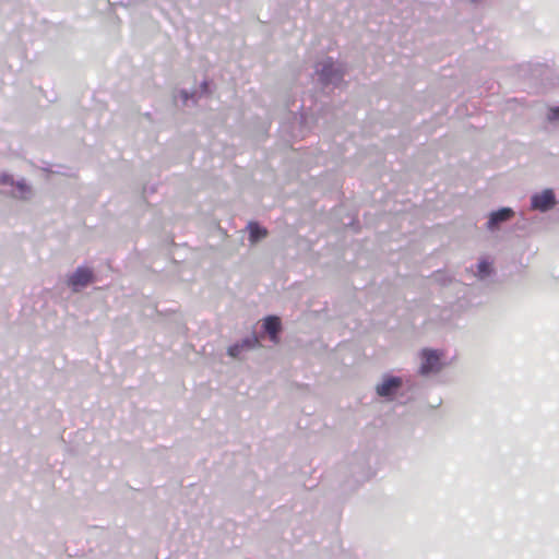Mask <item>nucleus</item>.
<instances>
[{"mask_svg":"<svg viewBox=\"0 0 559 559\" xmlns=\"http://www.w3.org/2000/svg\"><path fill=\"white\" fill-rule=\"evenodd\" d=\"M13 186H15L16 192L11 193L12 198L21 200H28L31 198L32 188L27 185L25 179H20L15 181Z\"/></svg>","mask_w":559,"mask_h":559,"instance_id":"11","label":"nucleus"},{"mask_svg":"<svg viewBox=\"0 0 559 559\" xmlns=\"http://www.w3.org/2000/svg\"><path fill=\"white\" fill-rule=\"evenodd\" d=\"M180 96H181V98H182L183 103H187V100H188V99H189V97H190L189 92H188V91H186V90H181V91H180Z\"/></svg>","mask_w":559,"mask_h":559,"instance_id":"15","label":"nucleus"},{"mask_svg":"<svg viewBox=\"0 0 559 559\" xmlns=\"http://www.w3.org/2000/svg\"><path fill=\"white\" fill-rule=\"evenodd\" d=\"M260 346L258 336L252 333L239 342L227 347V355L231 358L239 359L242 352H249Z\"/></svg>","mask_w":559,"mask_h":559,"instance_id":"7","label":"nucleus"},{"mask_svg":"<svg viewBox=\"0 0 559 559\" xmlns=\"http://www.w3.org/2000/svg\"><path fill=\"white\" fill-rule=\"evenodd\" d=\"M545 121L554 127L559 126V106L548 105L545 114Z\"/></svg>","mask_w":559,"mask_h":559,"instance_id":"13","label":"nucleus"},{"mask_svg":"<svg viewBox=\"0 0 559 559\" xmlns=\"http://www.w3.org/2000/svg\"><path fill=\"white\" fill-rule=\"evenodd\" d=\"M262 328L270 340L276 342L278 340V333L282 330L281 319L277 316H267L263 320Z\"/></svg>","mask_w":559,"mask_h":559,"instance_id":"8","label":"nucleus"},{"mask_svg":"<svg viewBox=\"0 0 559 559\" xmlns=\"http://www.w3.org/2000/svg\"><path fill=\"white\" fill-rule=\"evenodd\" d=\"M206 85H207V83L204 81V82L202 83V87H203V88H205V87H206Z\"/></svg>","mask_w":559,"mask_h":559,"instance_id":"16","label":"nucleus"},{"mask_svg":"<svg viewBox=\"0 0 559 559\" xmlns=\"http://www.w3.org/2000/svg\"><path fill=\"white\" fill-rule=\"evenodd\" d=\"M352 474L354 476L355 485H359L366 480H368L372 476V471L366 462H362L361 464L357 466L352 467Z\"/></svg>","mask_w":559,"mask_h":559,"instance_id":"9","label":"nucleus"},{"mask_svg":"<svg viewBox=\"0 0 559 559\" xmlns=\"http://www.w3.org/2000/svg\"><path fill=\"white\" fill-rule=\"evenodd\" d=\"M249 231V240L254 243L266 236V229L257 222H249L247 225Z\"/></svg>","mask_w":559,"mask_h":559,"instance_id":"12","label":"nucleus"},{"mask_svg":"<svg viewBox=\"0 0 559 559\" xmlns=\"http://www.w3.org/2000/svg\"><path fill=\"white\" fill-rule=\"evenodd\" d=\"M14 179L13 177L8 174V173H2L0 175V185H10V186H13L14 185Z\"/></svg>","mask_w":559,"mask_h":559,"instance_id":"14","label":"nucleus"},{"mask_svg":"<svg viewBox=\"0 0 559 559\" xmlns=\"http://www.w3.org/2000/svg\"><path fill=\"white\" fill-rule=\"evenodd\" d=\"M402 378L396 376H384L382 382L376 385V392L379 396L392 400L402 388Z\"/></svg>","mask_w":559,"mask_h":559,"instance_id":"4","label":"nucleus"},{"mask_svg":"<svg viewBox=\"0 0 559 559\" xmlns=\"http://www.w3.org/2000/svg\"><path fill=\"white\" fill-rule=\"evenodd\" d=\"M421 362L419 366V374L427 377L431 373H438L442 370L441 353L432 348H424L420 352Z\"/></svg>","mask_w":559,"mask_h":559,"instance_id":"2","label":"nucleus"},{"mask_svg":"<svg viewBox=\"0 0 559 559\" xmlns=\"http://www.w3.org/2000/svg\"><path fill=\"white\" fill-rule=\"evenodd\" d=\"M316 73L319 76V82L323 86L338 85L343 81L344 76L343 71L335 64L331 57H328L323 61L317 63Z\"/></svg>","mask_w":559,"mask_h":559,"instance_id":"1","label":"nucleus"},{"mask_svg":"<svg viewBox=\"0 0 559 559\" xmlns=\"http://www.w3.org/2000/svg\"><path fill=\"white\" fill-rule=\"evenodd\" d=\"M515 215V212L512 207L503 206L496 211L490 212L488 216V221L486 223V228L489 231L499 230L501 225L512 219Z\"/></svg>","mask_w":559,"mask_h":559,"instance_id":"5","label":"nucleus"},{"mask_svg":"<svg viewBox=\"0 0 559 559\" xmlns=\"http://www.w3.org/2000/svg\"><path fill=\"white\" fill-rule=\"evenodd\" d=\"M94 274L91 269L86 266H79L68 277L67 284L73 292H79L81 288L87 286L93 282Z\"/></svg>","mask_w":559,"mask_h":559,"instance_id":"6","label":"nucleus"},{"mask_svg":"<svg viewBox=\"0 0 559 559\" xmlns=\"http://www.w3.org/2000/svg\"><path fill=\"white\" fill-rule=\"evenodd\" d=\"M493 274L492 263L487 259H480L477 263V271L475 276L484 282Z\"/></svg>","mask_w":559,"mask_h":559,"instance_id":"10","label":"nucleus"},{"mask_svg":"<svg viewBox=\"0 0 559 559\" xmlns=\"http://www.w3.org/2000/svg\"><path fill=\"white\" fill-rule=\"evenodd\" d=\"M557 204L556 194L552 189L546 188L531 197V207L535 211L546 213Z\"/></svg>","mask_w":559,"mask_h":559,"instance_id":"3","label":"nucleus"}]
</instances>
